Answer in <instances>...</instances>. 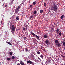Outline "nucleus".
I'll return each instance as SVG.
<instances>
[{
    "label": "nucleus",
    "instance_id": "obj_45",
    "mask_svg": "<svg viewBox=\"0 0 65 65\" xmlns=\"http://www.w3.org/2000/svg\"><path fill=\"white\" fill-rule=\"evenodd\" d=\"M28 37H31V36H30V35H29L28 36Z\"/></svg>",
    "mask_w": 65,
    "mask_h": 65
},
{
    "label": "nucleus",
    "instance_id": "obj_38",
    "mask_svg": "<svg viewBox=\"0 0 65 65\" xmlns=\"http://www.w3.org/2000/svg\"><path fill=\"white\" fill-rule=\"evenodd\" d=\"M30 7L32 8V7H33V6H32V5H30Z\"/></svg>",
    "mask_w": 65,
    "mask_h": 65
},
{
    "label": "nucleus",
    "instance_id": "obj_43",
    "mask_svg": "<svg viewBox=\"0 0 65 65\" xmlns=\"http://www.w3.org/2000/svg\"><path fill=\"white\" fill-rule=\"evenodd\" d=\"M38 59H39V60H40V59L39 57H38Z\"/></svg>",
    "mask_w": 65,
    "mask_h": 65
},
{
    "label": "nucleus",
    "instance_id": "obj_22",
    "mask_svg": "<svg viewBox=\"0 0 65 65\" xmlns=\"http://www.w3.org/2000/svg\"><path fill=\"white\" fill-rule=\"evenodd\" d=\"M60 31V29H57V30H56V31L57 32H59Z\"/></svg>",
    "mask_w": 65,
    "mask_h": 65
},
{
    "label": "nucleus",
    "instance_id": "obj_25",
    "mask_svg": "<svg viewBox=\"0 0 65 65\" xmlns=\"http://www.w3.org/2000/svg\"><path fill=\"white\" fill-rule=\"evenodd\" d=\"M59 34L60 36H61V35H62V33L61 32L59 33Z\"/></svg>",
    "mask_w": 65,
    "mask_h": 65
},
{
    "label": "nucleus",
    "instance_id": "obj_41",
    "mask_svg": "<svg viewBox=\"0 0 65 65\" xmlns=\"http://www.w3.org/2000/svg\"><path fill=\"white\" fill-rule=\"evenodd\" d=\"M27 63H29V61H27Z\"/></svg>",
    "mask_w": 65,
    "mask_h": 65
},
{
    "label": "nucleus",
    "instance_id": "obj_10",
    "mask_svg": "<svg viewBox=\"0 0 65 65\" xmlns=\"http://www.w3.org/2000/svg\"><path fill=\"white\" fill-rule=\"evenodd\" d=\"M55 43H56V44L57 45V44H58L59 43H60L59 42H58V41H55Z\"/></svg>",
    "mask_w": 65,
    "mask_h": 65
},
{
    "label": "nucleus",
    "instance_id": "obj_2",
    "mask_svg": "<svg viewBox=\"0 0 65 65\" xmlns=\"http://www.w3.org/2000/svg\"><path fill=\"white\" fill-rule=\"evenodd\" d=\"M20 8H21V6H20L19 5L18 6V7L16 8L15 12V13L17 14L18 13V12H19V11Z\"/></svg>",
    "mask_w": 65,
    "mask_h": 65
},
{
    "label": "nucleus",
    "instance_id": "obj_21",
    "mask_svg": "<svg viewBox=\"0 0 65 65\" xmlns=\"http://www.w3.org/2000/svg\"><path fill=\"white\" fill-rule=\"evenodd\" d=\"M40 57H41V58H42V59H43V56L41 55V56H40Z\"/></svg>",
    "mask_w": 65,
    "mask_h": 65
},
{
    "label": "nucleus",
    "instance_id": "obj_30",
    "mask_svg": "<svg viewBox=\"0 0 65 65\" xmlns=\"http://www.w3.org/2000/svg\"><path fill=\"white\" fill-rule=\"evenodd\" d=\"M56 38H57V37H58V34H56Z\"/></svg>",
    "mask_w": 65,
    "mask_h": 65
},
{
    "label": "nucleus",
    "instance_id": "obj_14",
    "mask_svg": "<svg viewBox=\"0 0 65 65\" xmlns=\"http://www.w3.org/2000/svg\"><path fill=\"white\" fill-rule=\"evenodd\" d=\"M41 49H42V50H43L44 51H45V50L44 48L42 46L41 47Z\"/></svg>",
    "mask_w": 65,
    "mask_h": 65
},
{
    "label": "nucleus",
    "instance_id": "obj_33",
    "mask_svg": "<svg viewBox=\"0 0 65 65\" xmlns=\"http://www.w3.org/2000/svg\"><path fill=\"white\" fill-rule=\"evenodd\" d=\"M64 17V15H62L61 17V19H62V18H63V17Z\"/></svg>",
    "mask_w": 65,
    "mask_h": 65
},
{
    "label": "nucleus",
    "instance_id": "obj_18",
    "mask_svg": "<svg viewBox=\"0 0 65 65\" xmlns=\"http://www.w3.org/2000/svg\"><path fill=\"white\" fill-rule=\"evenodd\" d=\"M30 57L31 58H34V55L32 54H31V56H30Z\"/></svg>",
    "mask_w": 65,
    "mask_h": 65
},
{
    "label": "nucleus",
    "instance_id": "obj_49",
    "mask_svg": "<svg viewBox=\"0 0 65 65\" xmlns=\"http://www.w3.org/2000/svg\"><path fill=\"white\" fill-rule=\"evenodd\" d=\"M40 39H39V40H40Z\"/></svg>",
    "mask_w": 65,
    "mask_h": 65
},
{
    "label": "nucleus",
    "instance_id": "obj_50",
    "mask_svg": "<svg viewBox=\"0 0 65 65\" xmlns=\"http://www.w3.org/2000/svg\"><path fill=\"white\" fill-rule=\"evenodd\" d=\"M54 3H53V4H54Z\"/></svg>",
    "mask_w": 65,
    "mask_h": 65
},
{
    "label": "nucleus",
    "instance_id": "obj_11",
    "mask_svg": "<svg viewBox=\"0 0 65 65\" xmlns=\"http://www.w3.org/2000/svg\"><path fill=\"white\" fill-rule=\"evenodd\" d=\"M2 6H3V7H4H4H6L7 6H6V5L5 4H3L2 5Z\"/></svg>",
    "mask_w": 65,
    "mask_h": 65
},
{
    "label": "nucleus",
    "instance_id": "obj_39",
    "mask_svg": "<svg viewBox=\"0 0 65 65\" xmlns=\"http://www.w3.org/2000/svg\"><path fill=\"white\" fill-rule=\"evenodd\" d=\"M24 39H26V37H24Z\"/></svg>",
    "mask_w": 65,
    "mask_h": 65
},
{
    "label": "nucleus",
    "instance_id": "obj_28",
    "mask_svg": "<svg viewBox=\"0 0 65 65\" xmlns=\"http://www.w3.org/2000/svg\"><path fill=\"white\" fill-rule=\"evenodd\" d=\"M23 30L24 31H26V28L24 27H23Z\"/></svg>",
    "mask_w": 65,
    "mask_h": 65
},
{
    "label": "nucleus",
    "instance_id": "obj_35",
    "mask_svg": "<svg viewBox=\"0 0 65 65\" xmlns=\"http://www.w3.org/2000/svg\"><path fill=\"white\" fill-rule=\"evenodd\" d=\"M25 50H26V52H27L28 51V49L26 48H25Z\"/></svg>",
    "mask_w": 65,
    "mask_h": 65
},
{
    "label": "nucleus",
    "instance_id": "obj_3",
    "mask_svg": "<svg viewBox=\"0 0 65 65\" xmlns=\"http://www.w3.org/2000/svg\"><path fill=\"white\" fill-rule=\"evenodd\" d=\"M30 34L34 36V37H36V38H37V39H38L39 38V37L38 36H37V35L35 34L33 32H30Z\"/></svg>",
    "mask_w": 65,
    "mask_h": 65
},
{
    "label": "nucleus",
    "instance_id": "obj_29",
    "mask_svg": "<svg viewBox=\"0 0 65 65\" xmlns=\"http://www.w3.org/2000/svg\"><path fill=\"white\" fill-rule=\"evenodd\" d=\"M7 59L8 61H9L10 60V58H7Z\"/></svg>",
    "mask_w": 65,
    "mask_h": 65
},
{
    "label": "nucleus",
    "instance_id": "obj_15",
    "mask_svg": "<svg viewBox=\"0 0 65 65\" xmlns=\"http://www.w3.org/2000/svg\"><path fill=\"white\" fill-rule=\"evenodd\" d=\"M43 12V10H40V12L41 13H42Z\"/></svg>",
    "mask_w": 65,
    "mask_h": 65
},
{
    "label": "nucleus",
    "instance_id": "obj_36",
    "mask_svg": "<svg viewBox=\"0 0 65 65\" xmlns=\"http://www.w3.org/2000/svg\"><path fill=\"white\" fill-rule=\"evenodd\" d=\"M13 1H14V0H12L11 2V3H12H12H13Z\"/></svg>",
    "mask_w": 65,
    "mask_h": 65
},
{
    "label": "nucleus",
    "instance_id": "obj_51",
    "mask_svg": "<svg viewBox=\"0 0 65 65\" xmlns=\"http://www.w3.org/2000/svg\"><path fill=\"white\" fill-rule=\"evenodd\" d=\"M46 41H47V40H46Z\"/></svg>",
    "mask_w": 65,
    "mask_h": 65
},
{
    "label": "nucleus",
    "instance_id": "obj_40",
    "mask_svg": "<svg viewBox=\"0 0 65 65\" xmlns=\"http://www.w3.org/2000/svg\"><path fill=\"white\" fill-rule=\"evenodd\" d=\"M32 16H30L29 17V18L30 19H32Z\"/></svg>",
    "mask_w": 65,
    "mask_h": 65
},
{
    "label": "nucleus",
    "instance_id": "obj_20",
    "mask_svg": "<svg viewBox=\"0 0 65 65\" xmlns=\"http://www.w3.org/2000/svg\"><path fill=\"white\" fill-rule=\"evenodd\" d=\"M15 57L14 56H13L12 57L11 59H15Z\"/></svg>",
    "mask_w": 65,
    "mask_h": 65
},
{
    "label": "nucleus",
    "instance_id": "obj_24",
    "mask_svg": "<svg viewBox=\"0 0 65 65\" xmlns=\"http://www.w3.org/2000/svg\"><path fill=\"white\" fill-rule=\"evenodd\" d=\"M16 19L17 20H19V17H17L16 18Z\"/></svg>",
    "mask_w": 65,
    "mask_h": 65
},
{
    "label": "nucleus",
    "instance_id": "obj_47",
    "mask_svg": "<svg viewBox=\"0 0 65 65\" xmlns=\"http://www.w3.org/2000/svg\"><path fill=\"white\" fill-rule=\"evenodd\" d=\"M36 60H35V62H36Z\"/></svg>",
    "mask_w": 65,
    "mask_h": 65
},
{
    "label": "nucleus",
    "instance_id": "obj_27",
    "mask_svg": "<svg viewBox=\"0 0 65 65\" xmlns=\"http://www.w3.org/2000/svg\"><path fill=\"white\" fill-rule=\"evenodd\" d=\"M61 56L63 58H64L65 57V56H63V55H62V54L61 55Z\"/></svg>",
    "mask_w": 65,
    "mask_h": 65
},
{
    "label": "nucleus",
    "instance_id": "obj_5",
    "mask_svg": "<svg viewBox=\"0 0 65 65\" xmlns=\"http://www.w3.org/2000/svg\"><path fill=\"white\" fill-rule=\"evenodd\" d=\"M54 29H55V28L53 26L50 30V32L53 33V32L54 31Z\"/></svg>",
    "mask_w": 65,
    "mask_h": 65
},
{
    "label": "nucleus",
    "instance_id": "obj_34",
    "mask_svg": "<svg viewBox=\"0 0 65 65\" xmlns=\"http://www.w3.org/2000/svg\"><path fill=\"white\" fill-rule=\"evenodd\" d=\"M33 4L34 5H35V4H36V3L35 2H33Z\"/></svg>",
    "mask_w": 65,
    "mask_h": 65
},
{
    "label": "nucleus",
    "instance_id": "obj_4",
    "mask_svg": "<svg viewBox=\"0 0 65 65\" xmlns=\"http://www.w3.org/2000/svg\"><path fill=\"white\" fill-rule=\"evenodd\" d=\"M15 28H16L15 27L14 25H12V26L11 27V29L12 31V32H13L14 31H15Z\"/></svg>",
    "mask_w": 65,
    "mask_h": 65
},
{
    "label": "nucleus",
    "instance_id": "obj_12",
    "mask_svg": "<svg viewBox=\"0 0 65 65\" xmlns=\"http://www.w3.org/2000/svg\"><path fill=\"white\" fill-rule=\"evenodd\" d=\"M44 38H47V35H44Z\"/></svg>",
    "mask_w": 65,
    "mask_h": 65
},
{
    "label": "nucleus",
    "instance_id": "obj_44",
    "mask_svg": "<svg viewBox=\"0 0 65 65\" xmlns=\"http://www.w3.org/2000/svg\"><path fill=\"white\" fill-rule=\"evenodd\" d=\"M49 61L50 62H51V59H49Z\"/></svg>",
    "mask_w": 65,
    "mask_h": 65
},
{
    "label": "nucleus",
    "instance_id": "obj_17",
    "mask_svg": "<svg viewBox=\"0 0 65 65\" xmlns=\"http://www.w3.org/2000/svg\"><path fill=\"white\" fill-rule=\"evenodd\" d=\"M9 53L10 55H12L13 54L12 52H10Z\"/></svg>",
    "mask_w": 65,
    "mask_h": 65
},
{
    "label": "nucleus",
    "instance_id": "obj_31",
    "mask_svg": "<svg viewBox=\"0 0 65 65\" xmlns=\"http://www.w3.org/2000/svg\"><path fill=\"white\" fill-rule=\"evenodd\" d=\"M44 6H46V3H45L44 4Z\"/></svg>",
    "mask_w": 65,
    "mask_h": 65
},
{
    "label": "nucleus",
    "instance_id": "obj_6",
    "mask_svg": "<svg viewBox=\"0 0 65 65\" xmlns=\"http://www.w3.org/2000/svg\"><path fill=\"white\" fill-rule=\"evenodd\" d=\"M20 62L21 65H25L24 63L22 61H20Z\"/></svg>",
    "mask_w": 65,
    "mask_h": 65
},
{
    "label": "nucleus",
    "instance_id": "obj_42",
    "mask_svg": "<svg viewBox=\"0 0 65 65\" xmlns=\"http://www.w3.org/2000/svg\"><path fill=\"white\" fill-rule=\"evenodd\" d=\"M17 65H20V64L19 63L18 64H17Z\"/></svg>",
    "mask_w": 65,
    "mask_h": 65
},
{
    "label": "nucleus",
    "instance_id": "obj_7",
    "mask_svg": "<svg viewBox=\"0 0 65 65\" xmlns=\"http://www.w3.org/2000/svg\"><path fill=\"white\" fill-rule=\"evenodd\" d=\"M45 43L47 45H49L50 44L49 42H48V41H45Z\"/></svg>",
    "mask_w": 65,
    "mask_h": 65
},
{
    "label": "nucleus",
    "instance_id": "obj_8",
    "mask_svg": "<svg viewBox=\"0 0 65 65\" xmlns=\"http://www.w3.org/2000/svg\"><path fill=\"white\" fill-rule=\"evenodd\" d=\"M56 45L58 46V47H60L61 46L60 44V43H59L57 44Z\"/></svg>",
    "mask_w": 65,
    "mask_h": 65
},
{
    "label": "nucleus",
    "instance_id": "obj_13",
    "mask_svg": "<svg viewBox=\"0 0 65 65\" xmlns=\"http://www.w3.org/2000/svg\"><path fill=\"white\" fill-rule=\"evenodd\" d=\"M7 43L8 44L11 45H12V43H10L9 42H7Z\"/></svg>",
    "mask_w": 65,
    "mask_h": 65
},
{
    "label": "nucleus",
    "instance_id": "obj_32",
    "mask_svg": "<svg viewBox=\"0 0 65 65\" xmlns=\"http://www.w3.org/2000/svg\"><path fill=\"white\" fill-rule=\"evenodd\" d=\"M25 33H26V34H27V35H29V34H28V32H25Z\"/></svg>",
    "mask_w": 65,
    "mask_h": 65
},
{
    "label": "nucleus",
    "instance_id": "obj_48",
    "mask_svg": "<svg viewBox=\"0 0 65 65\" xmlns=\"http://www.w3.org/2000/svg\"><path fill=\"white\" fill-rule=\"evenodd\" d=\"M55 41H58L57 40H56Z\"/></svg>",
    "mask_w": 65,
    "mask_h": 65
},
{
    "label": "nucleus",
    "instance_id": "obj_19",
    "mask_svg": "<svg viewBox=\"0 0 65 65\" xmlns=\"http://www.w3.org/2000/svg\"><path fill=\"white\" fill-rule=\"evenodd\" d=\"M36 13H37V12H36V11H34V14H36Z\"/></svg>",
    "mask_w": 65,
    "mask_h": 65
},
{
    "label": "nucleus",
    "instance_id": "obj_1",
    "mask_svg": "<svg viewBox=\"0 0 65 65\" xmlns=\"http://www.w3.org/2000/svg\"><path fill=\"white\" fill-rule=\"evenodd\" d=\"M53 9H52L51 10L53 11V10L55 11V12H57V10H58V6L56 5L55 4H54L53 6Z\"/></svg>",
    "mask_w": 65,
    "mask_h": 65
},
{
    "label": "nucleus",
    "instance_id": "obj_37",
    "mask_svg": "<svg viewBox=\"0 0 65 65\" xmlns=\"http://www.w3.org/2000/svg\"><path fill=\"white\" fill-rule=\"evenodd\" d=\"M63 45L64 46H65V42H64L63 43Z\"/></svg>",
    "mask_w": 65,
    "mask_h": 65
},
{
    "label": "nucleus",
    "instance_id": "obj_9",
    "mask_svg": "<svg viewBox=\"0 0 65 65\" xmlns=\"http://www.w3.org/2000/svg\"><path fill=\"white\" fill-rule=\"evenodd\" d=\"M36 52H37V54H39V55L40 54V52H39V51H38V50Z\"/></svg>",
    "mask_w": 65,
    "mask_h": 65
},
{
    "label": "nucleus",
    "instance_id": "obj_23",
    "mask_svg": "<svg viewBox=\"0 0 65 65\" xmlns=\"http://www.w3.org/2000/svg\"><path fill=\"white\" fill-rule=\"evenodd\" d=\"M37 34H39V35L40 33V32H39L38 31L37 32Z\"/></svg>",
    "mask_w": 65,
    "mask_h": 65
},
{
    "label": "nucleus",
    "instance_id": "obj_26",
    "mask_svg": "<svg viewBox=\"0 0 65 65\" xmlns=\"http://www.w3.org/2000/svg\"><path fill=\"white\" fill-rule=\"evenodd\" d=\"M36 41H33V42L34 43L36 44L37 43Z\"/></svg>",
    "mask_w": 65,
    "mask_h": 65
},
{
    "label": "nucleus",
    "instance_id": "obj_16",
    "mask_svg": "<svg viewBox=\"0 0 65 65\" xmlns=\"http://www.w3.org/2000/svg\"><path fill=\"white\" fill-rule=\"evenodd\" d=\"M29 63L30 64H32L33 62L30 60H29Z\"/></svg>",
    "mask_w": 65,
    "mask_h": 65
},
{
    "label": "nucleus",
    "instance_id": "obj_46",
    "mask_svg": "<svg viewBox=\"0 0 65 65\" xmlns=\"http://www.w3.org/2000/svg\"><path fill=\"white\" fill-rule=\"evenodd\" d=\"M59 32H60V33H61V31H59Z\"/></svg>",
    "mask_w": 65,
    "mask_h": 65
},
{
    "label": "nucleus",
    "instance_id": "obj_54",
    "mask_svg": "<svg viewBox=\"0 0 65 65\" xmlns=\"http://www.w3.org/2000/svg\"><path fill=\"white\" fill-rule=\"evenodd\" d=\"M38 59H37V60H38Z\"/></svg>",
    "mask_w": 65,
    "mask_h": 65
},
{
    "label": "nucleus",
    "instance_id": "obj_52",
    "mask_svg": "<svg viewBox=\"0 0 65 65\" xmlns=\"http://www.w3.org/2000/svg\"><path fill=\"white\" fill-rule=\"evenodd\" d=\"M25 27H26V26H25Z\"/></svg>",
    "mask_w": 65,
    "mask_h": 65
},
{
    "label": "nucleus",
    "instance_id": "obj_53",
    "mask_svg": "<svg viewBox=\"0 0 65 65\" xmlns=\"http://www.w3.org/2000/svg\"><path fill=\"white\" fill-rule=\"evenodd\" d=\"M64 65H65V64H64Z\"/></svg>",
    "mask_w": 65,
    "mask_h": 65
}]
</instances>
